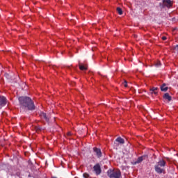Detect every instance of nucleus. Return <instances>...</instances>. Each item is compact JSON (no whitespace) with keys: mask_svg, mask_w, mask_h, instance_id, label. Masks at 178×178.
Listing matches in <instances>:
<instances>
[{"mask_svg":"<svg viewBox=\"0 0 178 178\" xmlns=\"http://www.w3.org/2000/svg\"><path fill=\"white\" fill-rule=\"evenodd\" d=\"M20 108L24 111H34V102L29 97L22 96L19 97Z\"/></svg>","mask_w":178,"mask_h":178,"instance_id":"nucleus-1","label":"nucleus"},{"mask_svg":"<svg viewBox=\"0 0 178 178\" xmlns=\"http://www.w3.org/2000/svg\"><path fill=\"white\" fill-rule=\"evenodd\" d=\"M107 175L110 178H121L122 174L120 170H112L109 169L107 171Z\"/></svg>","mask_w":178,"mask_h":178,"instance_id":"nucleus-2","label":"nucleus"},{"mask_svg":"<svg viewBox=\"0 0 178 178\" xmlns=\"http://www.w3.org/2000/svg\"><path fill=\"white\" fill-rule=\"evenodd\" d=\"M40 117L42 120H45L47 122H49L50 120V115L49 114H47L44 112H40Z\"/></svg>","mask_w":178,"mask_h":178,"instance_id":"nucleus-3","label":"nucleus"},{"mask_svg":"<svg viewBox=\"0 0 178 178\" xmlns=\"http://www.w3.org/2000/svg\"><path fill=\"white\" fill-rule=\"evenodd\" d=\"M94 171L97 175H99L102 173V169L99 163H97L93 167Z\"/></svg>","mask_w":178,"mask_h":178,"instance_id":"nucleus-4","label":"nucleus"},{"mask_svg":"<svg viewBox=\"0 0 178 178\" xmlns=\"http://www.w3.org/2000/svg\"><path fill=\"white\" fill-rule=\"evenodd\" d=\"M120 145H124L125 141H124V138H122V137L120 136V137H118L115 140V145H116L117 146L119 145V144Z\"/></svg>","mask_w":178,"mask_h":178,"instance_id":"nucleus-5","label":"nucleus"},{"mask_svg":"<svg viewBox=\"0 0 178 178\" xmlns=\"http://www.w3.org/2000/svg\"><path fill=\"white\" fill-rule=\"evenodd\" d=\"M93 151L95 153V155L97 156V158H101L102 157V151L100 148H97L96 147H93Z\"/></svg>","mask_w":178,"mask_h":178,"instance_id":"nucleus-6","label":"nucleus"},{"mask_svg":"<svg viewBox=\"0 0 178 178\" xmlns=\"http://www.w3.org/2000/svg\"><path fill=\"white\" fill-rule=\"evenodd\" d=\"M163 6L170 8L172 6V3L171 0H163Z\"/></svg>","mask_w":178,"mask_h":178,"instance_id":"nucleus-7","label":"nucleus"},{"mask_svg":"<svg viewBox=\"0 0 178 178\" xmlns=\"http://www.w3.org/2000/svg\"><path fill=\"white\" fill-rule=\"evenodd\" d=\"M154 170H156V172L159 174H161L163 172V168H161L159 165H154Z\"/></svg>","mask_w":178,"mask_h":178,"instance_id":"nucleus-8","label":"nucleus"},{"mask_svg":"<svg viewBox=\"0 0 178 178\" xmlns=\"http://www.w3.org/2000/svg\"><path fill=\"white\" fill-rule=\"evenodd\" d=\"M6 104V98L3 96L0 97V106L3 107Z\"/></svg>","mask_w":178,"mask_h":178,"instance_id":"nucleus-9","label":"nucleus"},{"mask_svg":"<svg viewBox=\"0 0 178 178\" xmlns=\"http://www.w3.org/2000/svg\"><path fill=\"white\" fill-rule=\"evenodd\" d=\"M146 157H147L146 155H143V156L138 157L137 161H136L135 164L140 163L145 159Z\"/></svg>","mask_w":178,"mask_h":178,"instance_id":"nucleus-10","label":"nucleus"},{"mask_svg":"<svg viewBox=\"0 0 178 178\" xmlns=\"http://www.w3.org/2000/svg\"><path fill=\"white\" fill-rule=\"evenodd\" d=\"M163 98H164V99H165L168 102L172 101V97L169 95L168 92L164 93V95H163Z\"/></svg>","mask_w":178,"mask_h":178,"instance_id":"nucleus-11","label":"nucleus"},{"mask_svg":"<svg viewBox=\"0 0 178 178\" xmlns=\"http://www.w3.org/2000/svg\"><path fill=\"white\" fill-rule=\"evenodd\" d=\"M160 90H161V92H166L168 90V87L166 86V83H163L161 86H160Z\"/></svg>","mask_w":178,"mask_h":178,"instance_id":"nucleus-12","label":"nucleus"},{"mask_svg":"<svg viewBox=\"0 0 178 178\" xmlns=\"http://www.w3.org/2000/svg\"><path fill=\"white\" fill-rule=\"evenodd\" d=\"M165 164H166V163L164 160H160L157 163L156 165H159L160 167H165Z\"/></svg>","mask_w":178,"mask_h":178,"instance_id":"nucleus-13","label":"nucleus"},{"mask_svg":"<svg viewBox=\"0 0 178 178\" xmlns=\"http://www.w3.org/2000/svg\"><path fill=\"white\" fill-rule=\"evenodd\" d=\"M158 88L157 87H153L150 89V91L152 92V94H154V95H156L158 94Z\"/></svg>","mask_w":178,"mask_h":178,"instance_id":"nucleus-14","label":"nucleus"},{"mask_svg":"<svg viewBox=\"0 0 178 178\" xmlns=\"http://www.w3.org/2000/svg\"><path fill=\"white\" fill-rule=\"evenodd\" d=\"M79 68L80 70L81 71H84V70H88V67L86 65H79Z\"/></svg>","mask_w":178,"mask_h":178,"instance_id":"nucleus-15","label":"nucleus"},{"mask_svg":"<svg viewBox=\"0 0 178 178\" xmlns=\"http://www.w3.org/2000/svg\"><path fill=\"white\" fill-rule=\"evenodd\" d=\"M35 131H36L37 133H39V132H40L42 130H43L42 127H40V126H36V127H35Z\"/></svg>","mask_w":178,"mask_h":178,"instance_id":"nucleus-16","label":"nucleus"},{"mask_svg":"<svg viewBox=\"0 0 178 178\" xmlns=\"http://www.w3.org/2000/svg\"><path fill=\"white\" fill-rule=\"evenodd\" d=\"M154 66L156 67H161V63L160 61H156V63H154Z\"/></svg>","mask_w":178,"mask_h":178,"instance_id":"nucleus-17","label":"nucleus"},{"mask_svg":"<svg viewBox=\"0 0 178 178\" xmlns=\"http://www.w3.org/2000/svg\"><path fill=\"white\" fill-rule=\"evenodd\" d=\"M117 12L118 13V14L120 15H122V14H123L122 10L120 7L117 8Z\"/></svg>","mask_w":178,"mask_h":178,"instance_id":"nucleus-18","label":"nucleus"},{"mask_svg":"<svg viewBox=\"0 0 178 178\" xmlns=\"http://www.w3.org/2000/svg\"><path fill=\"white\" fill-rule=\"evenodd\" d=\"M83 176V178H89L90 177L89 174L87 172H84Z\"/></svg>","mask_w":178,"mask_h":178,"instance_id":"nucleus-19","label":"nucleus"},{"mask_svg":"<svg viewBox=\"0 0 178 178\" xmlns=\"http://www.w3.org/2000/svg\"><path fill=\"white\" fill-rule=\"evenodd\" d=\"M123 86H124L125 88H127V87H128V84H127V81H124V82L123 83Z\"/></svg>","mask_w":178,"mask_h":178,"instance_id":"nucleus-20","label":"nucleus"},{"mask_svg":"<svg viewBox=\"0 0 178 178\" xmlns=\"http://www.w3.org/2000/svg\"><path fill=\"white\" fill-rule=\"evenodd\" d=\"M174 50L178 52V44L175 45V47H174Z\"/></svg>","mask_w":178,"mask_h":178,"instance_id":"nucleus-21","label":"nucleus"},{"mask_svg":"<svg viewBox=\"0 0 178 178\" xmlns=\"http://www.w3.org/2000/svg\"><path fill=\"white\" fill-rule=\"evenodd\" d=\"M162 39L163 40H166L167 38L165 36H163Z\"/></svg>","mask_w":178,"mask_h":178,"instance_id":"nucleus-22","label":"nucleus"},{"mask_svg":"<svg viewBox=\"0 0 178 178\" xmlns=\"http://www.w3.org/2000/svg\"><path fill=\"white\" fill-rule=\"evenodd\" d=\"M71 135H72L71 132H68V133H67V136H70Z\"/></svg>","mask_w":178,"mask_h":178,"instance_id":"nucleus-23","label":"nucleus"},{"mask_svg":"<svg viewBox=\"0 0 178 178\" xmlns=\"http://www.w3.org/2000/svg\"><path fill=\"white\" fill-rule=\"evenodd\" d=\"M51 178H57V177H51Z\"/></svg>","mask_w":178,"mask_h":178,"instance_id":"nucleus-24","label":"nucleus"},{"mask_svg":"<svg viewBox=\"0 0 178 178\" xmlns=\"http://www.w3.org/2000/svg\"><path fill=\"white\" fill-rule=\"evenodd\" d=\"M1 108V106H0V109Z\"/></svg>","mask_w":178,"mask_h":178,"instance_id":"nucleus-25","label":"nucleus"}]
</instances>
